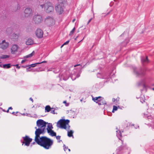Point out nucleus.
Masks as SVG:
<instances>
[{"instance_id":"nucleus-2","label":"nucleus","mask_w":154,"mask_h":154,"mask_svg":"<svg viewBox=\"0 0 154 154\" xmlns=\"http://www.w3.org/2000/svg\"><path fill=\"white\" fill-rule=\"evenodd\" d=\"M69 120L61 119L57 122V126L58 128L64 129L67 130L68 131V136L69 137H73V131L72 130L69 131L70 127L69 124Z\"/></svg>"},{"instance_id":"nucleus-23","label":"nucleus","mask_w":154,"mask_h":154,"mask_svg":"<svg viewBox=\"0 0 154 154\" xmlns=\"http://www.w3.org/2000/svg\"><path fill=\"white\" fill-rule=\"evenodd\" d=\"M145 79H143L140 82H139L138 85H142L143 86H145Z\"/></svg>"},{"instance_id":"nucleus-31","label":"nucleus","mask_w":154,"mask_h":154,"mask_svg":"<svg viewBox=\"0 0 154 154\" xmlns=\"http://www.w3.org/2000/svg\"><path fill=\"white\" fill-rule=\"evenodd\" d=\"M59 4L61 5V4H63H63L66 2V0H58Z\"/></svg>"},{"instance_id":"nucleus-44","label":"nucleus","mask_w":154,"mask_h":154,"mask_svg":"<svg viewBox=\"0 0 154 154\" xmlns=\"http://www.w3.org/2000/svg\"><path fill=\"white\" fill-rule=\"evenodd\" d=\"M17 113H18V112H17L16 113H15L14 112H13L12 113V114H14L15 115H16V114Z\"/></svg>"},{"instance_id":"nucleus-20","label":"nucleus","mask_w":154,"mask_h":154,"mask_svg":"<svg viewBox=\"0 0 154 154\" xmlns=\"http://www.w3.org/2000/svg\"><path fill=\"white\" fill-rule=\"evenodd\" d=\"M112 101L113 102L114 104L116 105H118L119 104V99L117 98L115 99L114 98H113L112 99Z\"/></svg>"},{"instance_id":"nucleus-16","label":"nucleus","mask_w":154,"mask_h":154,"mask_svg":"<svg viewBox=\"0 0 154 154\" xmlns=\"http://www.w3.org/2000/svg\"><path fill=\"white\" fill-rule=\"evenodd\" d=\"M101 97H92V100L98 104L100 102V100H101Z\"/></svg>"},{"instance_id":"nucleus-36","label":"nucleus","mask_w":154,"mask_h":154,"mask_svg":"<svg viewBox=\"0 0 154 154\" xmlns=\"http://www.w3.org/2000/svg\"><path fill=\"white\" fill-rule=\"evenodd\" d=\"M63 147L64 150L65 151H66L67 149H68V147H66L65 144L63 145Z\"/></svg>"},{"instance_id":"nucleus-22","label":"nucleus","mask_w":154,"mask_h":154,"mask_svg":"<svg viewBox=\"0 0 154 154\" xmlns=\"http://www.w3.org/2000/svg\"><path fill=\"white\" fill-rule=\"evenodd\" d=\"M48 133L51 136L53 137L56 136V132H54L52 130L49 131V132Z\"/></svg>"},{"instance_id":"nucleus-53","label":"nucleus","mask_w":154,"mask_h":154,"mask_svg":"<svg viewBox=\"0 0 154 154\" xmlns=\"http://www.w3.org/2000/svg\"><path fill=\"white\" fill-rule=\"evenodd\" d=\"M65 105L66 106H68L69 105V104L66 103V104Z\"/></svg>"},{"instance_id":"nucleus-10","label":"nucleus","mask_w":154,"mask_h":154,"mask_svg":"<svg viewBox=\"0 0 154 154\" xmlns=\"http://www.w3.org/2000/svg\"><path fill=\"white\" fill-rule=\"evenodd\" d=\"M19 48V46L16 44L13 45L11 48V53L12 54H14L17 53Z\"/></svg>"},{"instance_id":"nucleus-4","label":"nucleus","mask_w":154,"mask_h":154,"mask_svg":"<svg viewBox=\"0 0 154 154\" xmlns=\"http://www.w3.org/2000/svg\"><path fill=\"white\" fill-rule=\"evenodd\" d=\"M134 72L137 76H143L145 74V70L144 69H138L136 67L133 68Z\"/></svg>"},{"instance_id":"nucleus-46","label":"nucleus","mask_w":154,"mask_h":154,"mask_svg":"<svg viewBox=\"0 0 154 154\" xmlns=\"http://www.w3.org/2000/svg\"><path fill=\"white\" fill-rule=\"evenodd\" d=\"M92 18H91L88 21V24L91 21V20H92Z\"/></svg>"},{"instance_id":"nucleus-12","label":"nucleus","mask_w":154,"mask_h":154,"mask_svg":"<svg viewBox=\"0 0 154 154\" xmlns=\"http://www.w3.org/2000/svg\"><path fill=\"white\" fill-rule=\"evenodd\" d=\"M25 16L26 17H28L32 15V11L31 8H26L24 11Z\"/></svg>"},{"instance_id":"nucleus-42","label":"nucleus","mask_w":154,"mask_h":154,"mask_svg":"<svg viewBox=\"0 0 154 154\" xmlns=\"http://www.w3.org/2000/svg\"><path fill=\"white\" fill-rule=\"evenodd\" d=\"M147 117L148 119H151L152 118V117L151 116H148Z\"/></svg>"},{"instance_id":"nucleus-57","label":"nucleus","mask_w":154,"mask_h":154,"mask_svg":"<svg viewBox=\"0 0 154 154\" xmlns=\"http://www.w3.org/2000/svg\"><path fill=\"white\" fill-rule=\"evenodd\" d=\"M64 45L63 44V45H62L61 47V48H62L63 46Z\"/></svg>"},{"instance_id":"nucleus-21","label":"nucleus","mask_w":154,"mask_h":154,"mask_svg":"<svg viewBox=\"0 0 154 154\" xmlns=\"http://www.w3.org/2000/svg\"><path fill=\"white\" fill-rule=\"evenodd\" d=\"M116 136L120 140V138L121 137V132L119 130H118L116 131Z\"/></svg>"},{"instance_id":"nucleus-32","label":"nucleus","mask_w":154,"mask_h":154,"mask_svg":"<svg viewBox=\"0 0 154 154\" xmlns=\"http://www.w3.org/2000/svg\"><path fill=\"white\" fill-rule=\"evenodd\" d=\"M117 109L118 107H117V106H113V109L112 110V112H114L115 111L117 110Z\"/></svg>"},{"instance_id":"nucleus-54","label":"nucleus","mask_w":154,"mask_h":154,"mask_svg":"<svg viewBox=\"0 0 154 154\" xmlns=\"http://www.w3.org/2000/svg\"><path fill=\"white\" fill-rule=\"evenodd\" d=\"M21 115L23 116H25V113L21 114Z\"/></svg>"},{"instance_id":"nucleus-33","label":"nucleus","mask_w":154,"mask_h":154,"mask_svg":"<svg viewBox=\"0 0 154 154\" xmlns=\"http://www.w3.org/2000/svg\"><path fill=\"white\" fill-rule=\"evenodd\" d=\"M75 30V28L74 27L70 31L69 34V35H72L74 33Z\"/></svg>"},{"instance_id":"nucleus-26","label":"nucleus","mask_w":154,"mask_h":154,"mask_svg":"<svg viewBox=\"0 0 154 154\" xmlns=\"http://www.w3.org/2000/svg\"><path fill=\"white\" fill-rule=\"evenodd\" d=\"M10 56L7 55H2L0 56V58L1 59H5L9 58Z\"/></svg>"},{"instance_id":"nucleus-62","label":"nucleus","mask_w":154,"mask_h":154,"mask_svg":"<svg viewBox=\"0 0 154 154\" xmlns=\"http://www.w3.org/2000/svg\"><path fill=\"white\" fill-rule=\"evenodd\" d=\"M34 143H35L34 142L33 143V144H34Z\"/></svg>"},{"instance_id":"nucleus-34","label":"nucleus","mask_w":154,"mask_h":154,"mask_svg":"<svg viewBox=\"0 0 154 154\" xmlns=\"http://www.w3.org/2000/svg\"><path fill=\"white\" fill-rule=\"evenodd\" d=\"M53 114H55V110L53 108H51L50 111Z\"/></svg>"},{"instance_id":"nucleus-8","label":"nucleus","mask_w":154,"mask_h":154,"mask_svg":"<svg viewBox=\"0 0 154 154\" xmlns=\"http://www.w3.org/2000/svg\"><path fill=\"white\" fill-rule=\"evenodd\" d=\"M9 45L8 42L3 40L0 43V48L3 50H5L8 48Z\"/></svg>"},{"instance_id":"nucleus-64","label":"nucleus","mask_w":154,"mask_h":154,"mask_svg":"<svg viewBox=\"0 0 154 154\" xmlns=\"http://www.w3.org/2000/svg\"><path fill=\"white\" fill-rule=\"evenodd\" d=\"M153 90H154V88H153Z\"/></svg>"},{"instance_id":"nucleus-1","label":"nucleus","mask_w":154,"mask_h":154,"mask_svg":"<svg viewBox=\"0 0 154 154\" xmlns=\"http://www.w3.org/2000/svg\"><path fill=\"white\" fill-rule=\"evenodd\" d=\"M45 131V129L44 128L41 130L38 129L35 130V141L38 145L48 149L51 148L53 144V141L45 136L40 137V135L44 134Z\"/></svg>"},{"instance_id":"nucleus-41","label":"nucleus","mask_w":154,"mask_h":154,"mask_svg":"<svg viewBox=\"0 0 154 154\" xmlns=\"http://www.w3.org/2000/svg\"><path fill=\"white\" fill-rule=\"evenodd\" d=\"M44 5L43 4L41 5H40V8H44Z\"/></svg>"},{"instance_id":"nucleus-27","label":"nucleus","mask_w":154,"mask_h":154,"mask_svg":"<svg viewBox=\"0 0 154 154\" xmlns=\"http://www.w3.org/2000/svg\"><path fill=\"white\" fill-rule=\"evenodd\" d=\"M51 108L49 105L46 106L45 107V112H49Z\"/></svg>"},{"instance_id":"nucleus-6","label":"nucleus","mask_w":154,"mask_h":154,"mask_svg":"<svg viewBox=\"0 0 154 154\" xmlns=\"http://www.w3.org/2000/svg\"><path fill=\"white\" fill-rule=\"evenodd\" d=\"M33 20L35 23L38 24L42 22V18L41 16L38 14H35L33 16Z\"/></svg>"},{"instance_id":"nucleus-43","label":"nucleus","mask_w":154,"mask_h":154,"mask_svg":"<svg viewBox=\"0 0 154 154\" xmlns=\"http://www.w3.org/2000/svg\"><path fill=\"white\" fill-rule=\"evenodd\" d=\"M14 66H16V68L19 69L20 68V67L18 66V64H17L15 65H14Z\"/></svg>"},{"instance_id":"nucleus-17","label":"nucleus","mask_w":154,"mask_h":154,"mask_svg":"<svg viewBox=\"0 0 154 154\" xmlns=\"http://www.w3.org/2000/svg\"><path fill=\"white\" fill-rule=\"evenodd\" d=\"M106 104V103L103 97H101V100H100V102H99L98 104L99 105H100Z\"/></svg>"},{"instance_id":"nucleus-60","label":"nucleus","mask_w":154,"mask_h":154,"mask_svg":"<svg viewBox=\"0 0 154 154\" xmlns=\"http://www.w3.org/2000/svg\"><path fill=\"white\" fill-rule=\"evenodd\" d=\"M61 141V140H59V141H58V142L60 143V141Z\"/></svg>"},{"instance_id":"nucleus-52","label":"nucleus","mask_w":154,"mask_h":154,"mask_svg":"<svg viewBox=\"0 0 154 154\" xmlns=\"http://www.w3.org/2000/svg\"><path fill=\"white\" fill-rule=\"evenodd\" d=\"M75 19H73V20H72V22L73 23V22H74V21H75Z\"/></svg>"},{"instance_id":"nucleus-38","label":"nucleus","mask_w":154,"mask_h":154,"mask_svg":"<svg viewBox=\"0 0 154 154\" xmlns=\"http://www.w3.org/2000/svg\"><path fill=\"white\" fill-rule=\"evenodd\" d=\"M69 40H68L66 42H65L63 44L65 45H66L67 44H68V43H69Z\"/></svg>"},{"instance_id":"nucleus-3","label":"nucleus","mask_w":154,"mask_h":154,"mask_svg":"<svg viewBox=\"0 0 154 154\" xmlns=\"http://www.w3.org/2000/svg\"><path fill=\"white\" fill-rule=\"evenodd\" d=\"M36 125L37 127H36L35 128L36 130L38 129H41L43 128L45 129V133L46 131L48 132H49V131L52 130V129L53 128L52 125L51 123H48L42 119L38 120L36 122Z\"/></svg>"},{"instance_id":"nucleus-11","label":"nucleus","mask_w":154,"mask_h":154,"mask_svg":"<svg viewBox=\"0 0 154 154\" xmlns=\"http://www.w3.org/2000/svg\"><path fill=\"white\" fill-rule=\"evenodd\" d=\"M63 6L61 4V5L58 4L55 7V10L58 14H61L63 12Z\"/></svg>"},{"instance_id":"nucleus-63","label":"nucleus","mask_w":154,"mask_h":154,"mask_svg":"<svg viewBox=\"0 0 154 154\" xmlns=\"http://www.w3.org/2000/svg\"><path fill=\"white\" fill-rule=\"evenodd\" d=\"M118 152L117 151V152ZM117 154H118V152H117Z\"/></svg>"},{"instance_id":"nucleus-18","label":"nucleus","mask_w":154,"mask_h":154,"mask_svg":"<svg viewBox=\"0 0 154 154\" xmlns=\"http://www.w3.org/2000/svg\"><path fill=\"white\" fill-rule=\"evenodd\" d=\"M33 43V41L31 38L28 39L26 42V44L27 45H32Z\"/></svg>"},{"instance_id":"nucleus-13","label":"nucleus","mask_w":154,"mask_h":154,"mask_svg":"<svg viewBox=\"0 0 154 154\" xmlns=\"http://www.w3.org/2000/svg\"><path fill=\"white\" fill-rule=\"evenodd\" d=\"M35 34L38 38H41L43 36V32L40 29H38L35 32Z\"/></svg>"},{"instance_id":"nucleus-45","label":"nucleus","mask_w":154,"mask_h":154,"mask_svg":"<svg viewBox=\"0 0 154 154\" xmlns=\"http://www.w3.org/2000/svg\"><path fill=\"white\" fill-rule=\"evenodd\" d=\"M29 115H30V114H28L27 113H25V116H29Z\"/></svg>"},{"instance_id":"nucleus-50","label":"nucleus","mask_w":154,"mask_h":154,"mask_svg":"<svg viewBox=\"0 0 154 154\" xmlns=\"http://www.w3.org/2000/svg\"><path fill=\"white\" fill-rule=\"evenodd\" d=\"M63 103H65V104H66V100L63 101Z\"/></svg>"},{"instance_id":"nucleus-28","label":"nucleus","mask_w":154,"mask_h":154,"mask_svg":"<svg viewBox=\"0 0 154 154\" xmlns=\"http://www.w3.org/2000/svg\"><path fill=\"white\" fill-rule=\"evenodd\" d=\"M19 37V34H17L14 33L12 35V38L16 39L18 38Z\"/></svg>"},{"instance_id":"nucleus-55","label":"nucleus","mask_w":154,"mask_h":154,"mask_svg":"<svg viewBox=\"0 0 154 154\" xmlns=\"http://www.w3.org/2000/svg\"><path fill=\"white\" fill-rule=\"evenodd\" d=\"M20 6H18V7H17V10H18V9H20Z\"/></svg>"},{"instance_id":"nucleus-7","label":"nucleus","mask_w":154,"mask_h":154,"mask_svg":"<svg viewBox=\"0 0 154 154\" xmlns=\"http://www.w3.org/2000/svg\"><path fill=\"white\" fill-rule=\"evenodd\" d=\"M24 141L22 142V145L25 144V145L26 146H28L31 142L32 141V139L29 137L27 136H26L25 137H23Z\"/></svg>"},{"instance_id":"nucleus-35","label":"nucleus","mask_w":154,"mask_h":154,"mask_svg":"<svg viewBox=\"0 0 154 154\" xmlns=\"http://www.w3.org/2000/svg\"><path fill=\"white\" fill-rule=\"evenodd\" d=\"M145 100V99H143V98L142 97H140V102L142 103H143V102H144V100Z\"/></svg>"},{"instance_id":"nucleus-25","label":"nucleus","mask_w":154,"mask_h":154,"mask_svg":"<svg viewBox=\"0 0 154 154\" xmlns=\"http://www.w3.org/2000/svg\"><path fill=\"white\" fill-rule=\"evenodd\" d=\"M11 65L10 64H3V65L2 67L4 68H7L8 69L10 68L11 67Z\"/></svg>"},{"instance_id":"nucleus-48","label":"nucleus","mask_w":154,"mask_h":154,"mask_svg":"<svg viewBox=\"0 0 154 154\" xmlns=\"http://www.w3.org/2000/svg\"><path fill=\"white\" fill-rule=\"evenodd\" d=\"M29 100H31L32 102H33V99L31 98V97H30V98H29Z\"/></svg>"},{"instance_id":"nucleus-30","label":"nucleus","mask_w":154,"mask_h":154,"mask_svg":"<svg viewBox=\"0 0 154 154\" xmlns=\"http://www.w3.org/2000/svg\"><path fill=\"white\" fill-rule=\"evenodd\" d=\"M38 64L37 63H35L32 64H31L29 66L30 67L29 68L27 69H26L27 71H29V69L30 67H35L36 66V64Z\"/></svg>"},{"instance_id":"nucleus-56","label":"nucleus","mask_w":154,"mask_h":154,"mask_svg":"<svg viewBox=\"0 0 154 154\" xmlns=\"http://www.w3.org/2000/svg\"><path fill=\"white\" fill-rule=\"evenodd\" d=\"M11 29L10 28H8V29H7V31H9V30H10Z\"/></svg>"},{"instance_id":"nucleus-15","label":"nucleus","mask_w":154,"mask_h":154,"mask_svg":"<svg viewBox=\"0 0 154 154\" xmlns=\"http://www.w3.org/2000/svg\"><path fill=\"white\" fill-rule=\"evenodd\" d=\"M141 60L142 63L143 64L149 62L147 57V56H146V57H142L141 58Z\"/></svg>"},{"instance_id":"nucleus-24","label":"nucleus","mask_w":154,"mask_h":154,"mask_svg":"<svg viewBox=\"0 0 154 154\" xmlns=\"http://www.w3.org/2000/svg\"><path fill=\"white\" fill-rule=\"evenodd\" d=\"M34 54H35V52L33 51L31 53L29 54H28L27 55L25 56L24 57V58H29V57H31L34 55Z\"/></svg>"},{"instance_id":"nucleus-61","label":"nucleus","mask_w":154,"mask_h":154,"mask_svg":"<svg viewBox=\"0 0 154 154\" xmlns=\"http://www.w3.org/2000/svg\"><path fill=\"white\" fill-rule=\"evenodd\" d=\"M70 112H73V111H71H71H70Z\"/></svg>"},{"instance_id":"nucleus-58","label":"nucleus","mask_w":154,"mask_h":154,"mask_svg":"<svg viewBox=\"0 0 154 154\" xmlns=\"http://www.w3.org/2000/svg\"><path fill=\"white\" fill-rule=\"evenodd\" d=\"M68 151H69V152H70V149H69L68 148Z\"/></svg>"},{"instance_id":"nucleus-29","label":"nucleus","mask_w":154,"mask_h":154,"mask_svg":"<svg viewBox=\"0 0 154 154\" xmlns=\"http://www.w3.org/2000/svg\"><path fill=\"white\" fill-rule=\"evenodd\" d=\"M80 76V75L78 74L76 77H75V75H73L71 77L72 79L73 80H75L76 78H78Z\"/></svg>"},{"instance_id":"nucleus-5","label":"nucleus","mask_w":154,"mask_h":154,"mask_svg":"<svg viewBox=\"0 0 154 154\" xmlns=\"http://www.w3.org/2000/svg\"><path fill=\"white\" fill-rule=\"evenodd\" d=\"M45 8L46 12L48 13L53 12L54 9L52 4L50 2L45 3Z\"/></svg>"},{"instance_id":"nucleus-49","label":"nucleus","mask_w":154,"mask_h":154,"mask_svg":"<svg viewBox=\"0 0 154 154\" xmlns=\"http://www.w3.org/2000/svg\"><path fill=\"white\" fill-rule=\"evenodd\" d=\"M3 65L1 63H0V67H2Z\"/></svg>"},{"instance_id":"nucleus-51","label":"nucleus","mask_w":154,"mask_h":154,"mask_svg":"<svg viewBox=\"0 0 154 154\" xmlns=\"http://www.w3.org/2000/svg\"><path fill=\"white\" fill-rule=\"evenodd\" d=\"M12 109V108L11 107H9V108H8V110H9V109Z\"/></svg>"},{"instance_id":"nucleus-19","label":"nucleus","mask_w":154,"mask_h":154,"mask_svg":"<svg viewBox=\"0 0 154 154\" xmlns=\"http://www.w3.org/2000/svg\"><path fill=\"white\" fill-rule=\"evenodd\" d=\"M69 78V76L68 75H66L65 73L62 75L60 79H62L64 80H66Z\"/></svg>"},{"instance_id":"nucleus-59","label":"nucleus","mask_w":154,"mask_h":154,"mask_svg":"<svg viewBox=\"0 0 154 154\" xmlns=\"http://www.w3.org/2000/svg\"><path fill=\"white\" fill-rule=\"evenodd\" d=\"M9 110L8 109L7 111L6 112H9Z\"/></svg>"},{"instance_id":"nucleus-39","label":"nucleus","mask_w":154,"mask_h":154,"mask_svg":"<svg viewBox=\"0 0 154 154\" xmlns=\"http://www.w3.org/2000/svg\"><path fill=\"white\" fill-rule=\"evenodd\" d=\"M47 61H44L41 62H40V63H37L38 64H41V63H47Z\"/></svg>"},{"instance_id":"nucleus-47","label":"nucleus","mask_w":154,"mask_h":154,"mask_svg":"<svg viewBox=\"0 0 154 154\" xmlns=\"http://www.w3.org/2000/svg\"><path fill=\"white\" fill-rule=\"evenodd\" d=\"M25 61V60H23L21 62V63H24Z\"/></svg>"},{"instance_id":"nucleus-9","label":"nucleus","mask_w":154,"mask_h":154,"mask_svg":"<svg viewBox=\"0 0 154 154\" xmlns=\"http://www.w3.org/2000/svg\"><path fill=\"white\" fill-rule=\"evenodd\" d=\"M45 22L48 25L51 26L54 24V20L52 17H48L45 19Z\"/></svg>"},{"instance_id":"nucleus-14","label":"nucleus","mask_w":154,"mask_h":154,"mask_svg":"<svg viewBox=\"0 0 154 154\" xmlns=\"http://www.w3.org/2000/svg\"><path fill=\"white\" fill-rule=\"evenodd\" d=\"M97 76L98 78L103 79H106L109 78V75H107L104 73H98L97 75Z\"/></svg>"},{"instance_id":"nucleus-37","label":"nucleus","mask_w":154,"mask_h":154,"mask_svg":"<svg viewBox=\"0 0 154 154\" xmlns=\"http://www.w3.org/2000/svg\"><path fill=\"white\" fill-rule=\"evenodd\" d=\"M76 66H79V69H80L81 68V67L82 66H81L80 65V64H77V65H75L74 66V67H76Z\"/></svg>"},{"instance_id":"nucleus-40","label":"nucleus","mask_w":154,"mask_h":154,"mask_svg":"<svg viewBox=\"0 0 154 154\" xmlns=\"http://www.w3.org/2000/svg\"><path fill=\"white\" fill-rule=\"evenodd\" d=\"M56 138L57 140H60V136H57L56 137Z\"/></svg>"}]
</instances>
